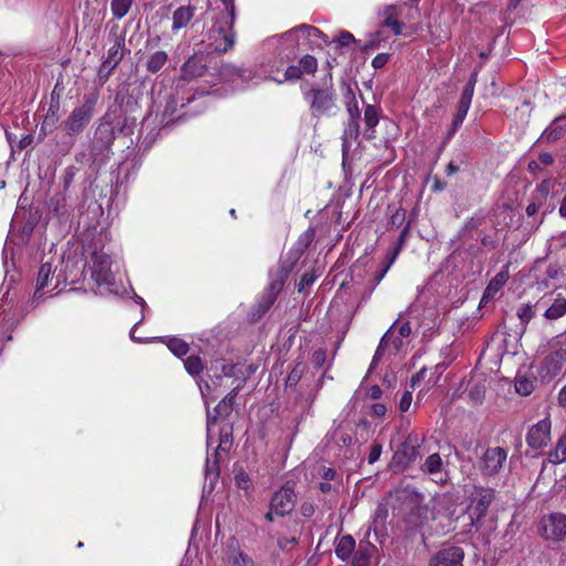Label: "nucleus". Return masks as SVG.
<instances>
[{
    "label": "nucleus",
    "mask_w": 566,
    "mask_h": 566,
    "mask_svg": "<svg viewBox=\"0 0 566 566\" xmlns=\"http://www.w3.org/2000/svg\"><path fill=\"white\" fill-rule=\"evenodd\" d=\"M398 325V321H395L394 324L390 326V328L381 337L379 345L376 349V353L373 357L370 369L375 368L378 364V361L381 359L385 348L387 347L388 343L390 342L391 337L394 336L395 328Z\"/></svg>",
    "instance_id": "obj_28"
},
{
    "label": "nucleus",
    "mask_w": 566,
    "mask_h": 566,
    "mask_svg": "<svg viewBox=\"0 0 566 566\" xmlns=\"http://www.w3.org/2000/svg\"><path fill=\"white\" fill-rule=\"evenodd\" d=\"M515 387H516V391L522 394V395H528L534 389V386H533L532 381H530L526 378L518 379L516 385H515Z\"/></svg>",
    "instance_id": "obj_51"
},
{
    "label": "nucleus",
    "mask_w": 566,
    "mask_h": 566,
    "mask_svg": "<svg viewBox=\"0 0 566 566\" xmlns=\"http://www.w3.org/2000/svg\"><path fill=\"white\" fill-rule=\"evenodd\" d=\"M507 459V452L501 447L489 448L480 458L479 469L485 476L497 474Z\"/></svg>",
    "instance_id": "obj_6"
},
{
    "label": "nucleus",
    "mask_w": 566,
    "mask_h": 566,
    "mask_svg": "<svg viewBox=\"0 0 566 566\" xmlns=\"http://www.w3.org/2000/svg\"><path fill=\"white\" fill-rule=\"evenodd\" d=\"M468 396L474 403H481L485 396V385L483 380L471 379L467 386Z\"/></svg>",
    "instance_id": "obj_27"
},
{
    "label": "nucleus",
    "mask_w": 566,
    "mask_h": 566,
    "mask_svg": "<svg viewBox=\"0 0 566 566\" xmlns=\"http://www.w3.org/2000/svg\"><path fill=\"white\" fill-rule=\"evenodd\" d=\"M234 481L238 488L242 490H249L251 488V480L249 474L240 469L234 473Z\"/></svg>",
    "instance_id": "obj_45"
},
{
    "label": "nucleus",
    "mask_w": 566,
    "mask_h": 566,
    "mask_svg": "<svg viewBox=\"0 0 566 566\" xmlns=\"http://www.w3.org/2000/svg\"><path fill=\"white\" fill-rule=\"evenodd\" d=\"M474 94V87L471 85H465L461 98L458 103V107L469 111L472 102V97Z\"/></svg>",
    "instance_id": "obj_43"
},
{
    "label": "nucleus",
    "mask_w": 566,
    "mask_h": 566,
    "mask_svg": "<svg viewBox=\"0 0 566 566\" xmlns=\"http://www.w3.org/2000/svg\"><path fill=\"white\" fill-rule=\"evenodd\" d=\"M207 65L203 56H199L197 53L189 57L182 66V78L190 81L197 77H201L206 74Z\"/></svg>",
    "instance_id": "obj_16"
},
{
    "label": "nucleus",
    "mask_w": 566,
    "mask_h": 566,
    "mask_svg": "<svg viewBox=\"0 0 566 566\" xmlns=\"http://www.w3.org/2000/svg\"><path fill=\"white\" fill-rule=\"evenodd\" d=\"M419 441L416 437L409 436L403 444L400 452L397 453L398 458H402L401 461H405L407 464L413 462L417 460V458L420 455L419 453Z\"/></svg>",
    "instance_id": "obj_20"
},
{
    "label": "nucleus",
    "mask_w": 566,
    "mask_h": 566,
    "mask_svg": "<svg viewBox=\"0 0 566 566\" xmlns=\"http://www.w3.org/2000/svg\"><path fill=\"white\" fill-rule=\"evenodd\" d=\"M295 502L296 495L294 490L286 484L273 494L270 504L271 510L275 511V515L284 516L294 510Z\"/></svg>",
    "instance_id": "obj_10"
},
{
    "label": "nucleus",
    "mask_w": 566,
    "mask_h": 566,
    "mask_svg": "<svg viewBox=\"0 0 566 566\" xmlns=\"http://www.w3.org/2000/svg\"><path fill=\"white\" fill-rule=\"evenodd\" d=\"M92 277L98 284L112 285L115 282V275L112 271V260L109 255L102 252L92 254Z\"/></svg>",
    "instance_id": "obj_8"
},
{
    "label": "nucleus",
    "mask_w": 566,
    "mask_h": 566,
    "mask_svg": "<svg viewBox=\"0 0 566 566\" xmlns=\"http://www.w3.org/2000/svg\"><path fill=\"white\" fill-rule=\"evenodd\" d=\"M327 77L328 84L325 82L323 87L312 86L304 93V98L310 104L311 114L314 117L328 115L336 107L332 75L328 74Z\"/></svg>",
    "instance_id": "obj_2"
},
{
    "label": "nucleus",
    "mask_w": 566,
    "mask_h": 566,
    "mask_svg": "<svg viewBox=\"0 0 566 566\" xmlns=\"http://www.w3.org/2000/svg\"><path fill=\"white\" fill-rule=\"evenodd\" d=\"M123 50L118 42L108 50L107 57L104 60L98 70V76L101 80H107L111 72L123 59Z\"/></svg>",
    "instance_id": "obj_15"
},
{
    "label": "nucleus",
    "mask_w": 566,
    "mask_h": 566,
    "mask_svg": "<svg viewBox=\"0 0 566 566\" xmlns=\"http://www.w3.org/2000/svg\"><path fill=\"white\" fill-rule=\"evenodd\" d=\"M538 161L539 164L548 166L554 163V157L551 153H542L538 156Z\"/></svg>",
    "instance_id": "obj_63"
},
{
    "label": "nucleus",
    "mask_w": 566,
    "mask_h": 566,
    "mask_svg": "<svg viewBox=\"0 0 566 566\" xmlns=\"http://www.w3.org/2000/svg\"><path fill=\"white\" fill-rule=\"evenodd\" d=\"M300 66H301V70L303 71V73H307V74H311V73H314L317 69V61L314 56L312 55H305L303 56L301 60H300Z\"/></svg>",
    "instance_id": "obj_44"
},
{
    "label": "nucleus",
    "mask_w": 566,
    "mask_h": 566,
    "mask_svg": "<svg viewBox=\"0 0 566 566\" xmlns=\"http://www.w3.org/2000/svg\"><path fill=\"white\" fill-rule=\"evenodd\" d=\"M384 19H396L398 12H397V8L395 6H388L384 9Z\"/></svg>",
    "instance_id": "obj_64"
},
{
    "label": "nucleus",
    "mask_w": 566,
    "mask_h": 566,
    "mask_svg": "<svg viewBox=\"0 0 566 566\" xmlns=\"http://www.w3.org/2000/svg\"><path fill=\"white\" fill-rule=\"evenodd\" d=\"M381 450H382V447L379 443H374L371 446V449H370V452L368 455V462L370 464L375 463L380 458Z\"/></svg>",
    "instance_id": "obj_55"
},
{
    "label": "nucleus",
    "mask_w": 566,
    "mask_h": 566,
    "mask_svg": "<svg viewBox=\"0 0 566 566\" xmlns=\"http://www.w3.org/2000/svg\"><path fill=\"white\" fill-rule=\"evenodd\" d=\"M132 6V0H112V11L115 17L122 18Z\"/></svg>",
    "instance_id": "obj_41"
},
{
    "label": "nucleus",
    "mask_w": 566,
    "mask_h": 566,
    "mask_svg": "<svg viewBox=\"0 0 566 566\" xmlns=\"http://www.w3.org/2000/svg\"><path fill=\"white\" fill-rule=\"evenodd\" d=\"M411 401H412V392L405 391L399 401V409L402 412H406L410 408Z\"/></svg>",
    "instance_id": "obj_54"
},
{
    "label": "nucleus",
    "mask_w": 566,
    "mask_h": 566,
    "mask_svg": "<svg viewBox=\"0 0 566 566\" xmlns=\"http://www.w3.org/2000/svg\"><path fill=\"white\" fill-rule=\"evenodd\" d=\"M566 370V349L558 348L545 356L538 374L543 381H551Z\"/></svg>",
    "instance_id": "obj_4"
},
{
    "label": "nucleus",
    "mask_w": 566,
    "mask_h": 566,
    "mask_svg": "<svg viewBox=\"0 0 566 566\" xmlns=\"http://www.w3.org/2000/svg\"><path fill=\"white\" fill-rule=\"evenodd\" d=\"M184 366L191 376H198L203 369L201 358L196 355H191L186 358L184 360Z\"/></svg>",
    "instance_id": "obj_36"
},
{
    "label": "nucleus",
    "mask_w": 566,
    "mask_h": 566,
    "mask_svg": "<svg viewBox=\"0 0 566 566\" xmlns=\"http://www.w3.org/2000/svg\"><path fill=\"white\" fill-rule=\"evenodd\" d=\"M196 13V7L191 4L181 6L172 13V30L177 31L186 28Z\"/></svg>",
    "instance_id": "obj_19"
},
{
    "label": "nucleus",
    "mask_w": 566,
    "mask_h": 566,
    "mask_svg": "<svg viewBox=\"0 0 566 566\" xmlns=\"http://www.w3.org/2000/svg\"><path fill=\"white\" fill-rule=\"evenodd\" d=\"M223 6H224V10H226V14L228 18L231 19V22H234V19H235V7H234V0H221Z\"/></svg>",
    "instance_id": "obj_56"
},
{
    "label": "nucleus",
    "mask_w": 566,
    "mask_h": 566,
    "mask_svg": "<svg viewBox=\"0 0 566 566\" xmlns=\"http://www.w3.org/2000/svg\"><path fill=\"white\" fill-rule=\"evenodd\" d=\"M232 446V426L230 423H223L218 434V453L220 451H228Z\"/></svg>",
    "instance_id": "obj_29"
},
{
    "label": "nucleus",
    "mask_w": 566,
    "mask_h": 566,
    "mask_svg": "<svg viewBox=\"0 0 566 566\" xmlns=\"http://www.w3.org/2000/svg\"><path fill=\"white\" fill-rule=\"evenodd\" d=\"M355 548V539L350 535L340 537L336 544L335 554L338 558L346 560Z\"/></svg>",
    "instance_id": "obj_26"
},
{
    "label": "nucleus",
    "mask_w": 566,
    "mask_h": 566,
    "mask_svg": "<svg viewBox=\"0 0 566 566\" xmlns=\"http://www.w3.org/2000/svg\"><path fill=\"white\" fill-rule=\"evenodd\" d=\"M359 136V120L348 119L343 133V148H348L353 140H357Z\"/></svg>",
    "instance_id": "obj_30"
},
{
    "label": "nucleus",
    "mask_w": 566,
    "mask_h": 566,
    "mask_svg": "<svg viewBox=\"0 0 566 566\" xmlns=\"http://www.w3.org/2000/svg\"><path fill=\"white\" fill-rule=\"evenodd\" d=\"M494 500V490L489 488H476L473 497L472 512L470 514V530L478 532L480 521L486 515V512Z\"/></svg>",
    "instance_id": "obj_3"
},
{
    "label": "nucleus",
    "mask_w": 566,
    "mask_h": 566,
    "mask_svg": "<svg viewBox=\"0 0 566 566\" xmlns=\"http://www.w3.org/2000/svg\"><path fill=\"white\" fill-rule=\"evenodd\" d=\"M220 74L223 77H227L229 80H232L234 77H243L244 71L242 69L234 67L233 65H223L221 67Z\"/></svg>",
    "instance_id": "obj_47"
},
{
    "label": "nucleus",
    "mask_w": 566,
    "mask_h": 566,
    "mask_svg": "<svg viewBox=\"0 0 566 566\" xmlns=\"http://www.w3.org/2000/svg\"><path fill=\"white\" fill-rule=\"evenodd\" d=\"M315 281V276L312 273H304L298 284V291H302L306 286L311 285Z\"/></svg>",
    "instance_id": "obj_59"
},
{
    "label": "nucleus",
    "mask_w": 566,
    "mask_h": 566,
    "mask_svg": "<svg viewBox=\"0 0 566 566\" xmlns=\"http://www.w3.org/2000/svg\"><path fill=\"white\" fill-rule=\"evenodd\" d=\"M303 71L301 70L300 64L298 65H291L286 69L284 73V77L282 80H277L279 83H283L286 80H298L302 76Z\"/></svg>",
    "instance_id": "obj_49"
},
{
    "label": "nucleus",
    "mask_w": 566,
    "mask_h": 566,
    "mask_svg": "<svg viewBox=\"0 0 566 566\" xmlns=\"http://www.w3.org/2000/svg\"><path fill=\"white\" fill-rule=\"evenodd\" d=\"M388 60H389V55L387 53H380L373 59L371 65L375 69H381L382 66H385L387 64Z\"/></svg>",
    "instance_id": "obj_58"
},
{
    "label": "nucleus",
    "mask_w": 566,
    "mask_h": 566,
    "mask_svg": "<svg viewBox=\"0 0 566 566\" xmlns=\"http://www.w3.org/2000/svg\"><path fill=\"white\" fill-rule=\"evenodd\" d=\"M365 134L367 139L375 138V127L379 122L378 109L376 106L368 104L364 112Z\"/></svg>",
    "instance_id": "obj_21"
},
{
    "label": "nucleus",
    "mask_w": 566,
    "mask_h": 566,
    "mask_svg": "<svg viewBox=\"0 0 566 566\" xmlns=\"http://www.w3.org/2000/svg\"><path fill=\"white\" fill-rule=\"evenodd\" d=\"M547 460L554 465L566 462V428L558 438L554 449L548 452Z\"/></svg>",
    "instance_id": "obj_22"
},
{
    "label": "nucleus",
    "mask_w": 566,
    "mask_h": 566,
    "mask_svg": "<svg viewBox=\"0 0 566 566\" xmlns=\"http://www.w3.org/2000/svg\"><path fill=\"white\" fill-rule=\"evenodd\" d=\"M219 453L216 451L211 457L207 458L206 462V478L211 482L216 481L219 476Z\"/></svg>",
    "instance_id": "obj_33"
},
{
    "label": "nucleus",
    "mask_w": 566,
    "mask_h": 566,
    "mask_svg": "<svg viewBox=\"0 0 566 566\" xmlns=\"http://www.w3.org/2000/svg\"><path fill=\"white\" fill-rule=\"evenodd\" d=\"M167 346L178 357L185 356L189 352V345L180 338L169 339Z\"/></svg>",
    "instance_id": "obj_40"
},
{
    "label": "nucleus",
    "mask_w": 566,
    "mask_h": 566,
    "mask_svg": "<svg viewBox=\"0 0 566 566\" xmlns=\"http://www.w3.org/2000/svg\"><path fill=\"white\" fill-rule=\"evenodd\" d=\"M275 298L276 296H274L273 294H269L266 292L263 293L262 298L258 305L259 316L268 312V310L273 305Z\"/></svg>",
    "instance_id": "obj_46"
},
{
    "label": "nucleus",
    "mask_w": 566,
    "mask_h": 566,
    "mask_svg": "<svg viewBox=\"0 0 566 566\" xmlns=\"http://www.w3.org/2000/svg\"><path fill=\"white\" fill-rule=\"evenodd\" d=\"M293 262L290 264L282 263L280 265V269L275 273L270 274V283L268 289L265 290L266 293L273 294L274 296H277V294L283 289L284 282L287 279L290 272L292 271Z\"/></svg>",
    "instance_id": "obj_17"
},
{
    "label": "nucleus",
    "mask_w": 566,
    "mask_h": 566,
    "mask_svg": "<svg viewBox=\"0 0 566 566\" xmlns=\"http://www.w3.org/2000/svg\"><path fill=\"white\" fill-rule=\"evenodd\" d=\"M398 325L395 328V332H398V336L395 337V335L391 337L392 339V346L395 352H398L401 349L403 343L402 338L408 337L411 334V326L409 322H400V318L397 319Z\"/></svg>",
    "instance_id": "obj_31"
},
{
    "label": "nucleus",
    "mask_w": 566,
    "mask_h": 566,
    "mask_svg": "<svg viewBox=\"0 0 566 566\" xmlns=\"http://www.w3.org/2000/svg\"><path fill=\"white\" fill-rule=\"evenodd\" d=\"M406 219V211L403 209H397L390 217V226L391 227H400Z\"/></svg>",
    "instance_id": "obj_52"
},
{
    "label": "nucleus",
    "mask_w": 566,
    "mask_h": 566,
    "mask_svg": "<svg viewBox=\"0 0 566 566\" xmlns=\"http://www.w3.org/2000/svg\"><path fill=\"white\" fill-rule=\"evenodd\" d=\"M375 546L370 543H360L354 554L353 566H369Z\"/></svg>",
    "instance_id": "obj_24"
},
{
    "label": "nucleus",
    "mask_w": 566,
    "mask_h": 566,
    "mask_svg": "<svg viewBox=\"0 0 566 566\" xmlns=\"http://www.w3.org/2000/svg\"><path fill=\"white\" fill-rule=\"evenodd\" d=\"M52 265L50 263L41 264L36 279V292L48 286L49 279L52 275Z\"/></svg>",
    "instance_id": "obj_35"
},
{
    "label": "nucleus",
    "mask_w": 566,
    "mask_h": 566,
    "mask_svg": "<svg viewBox=\"0 0 566 566\" xmlns=\"http://www.w3.org/2000/svg\"><path fill=\"white\" fill-rule=\"evenodd\" d=\"M398 253H399V248H396V249H395V251H394L391 254H388V255L386 256V259H385V260L382 261V263H381V264H382V268H384L385 265H388V270H389V269H390V266L394 264V262H395V260H396V258H397Z\"/></svg>",
    "instance_id": "obj_62"
},
{
    "label": "nucleus",
    "mask_w": 566,
    "mask_h": 566,
    "mask_svg": "<svg viewBox=\"0 0 566 566\" xmlns=\"http://www.w3.org/2000/svg\"><path fill=\"white\" fill-rule=\"evenodd\" d=\"M312 364L315 368H321L326 361V350L325 349H316L312 355Z\"/></svg>",
    "instance_id": "obj_50"
},
{
    "label": "nucleus",
    "mask_w": 566,
    "mask_h": 566,
    "mask_svg": "<svg viewBox=\"0 0 566 566\" xmlns=\"http://www.w3.org/2000/svg\"><path fill=\"white\" fill-rule=\"evenodd\" d=\"M239 387L233 388L213 409V413L207 409V444L213 443L212 427L218 418H227L233 409L234 398L239 392Z\"/></svg>",
    "instance_id": "obj_5"
},
{
    "label": "nucleus",
    "mask_w": 566,
    "mask_h": 566,
    "mask_svg": "<svg viewBox=\"0 0 566 566\" xmlns=\"http://www.w3.org/2000/svg\"><path fill=\"white\" fill-rule=\"evenodd\" d=\"M552 421L549 417L539 420L530 427L526 433L527 446L535 450L544 449L551 441Z\"/></svg>",
    "instance_id": "obj_7"
},
{
    "label": "nucleus",
    "mask_w": 566,
    "mask_h": 566,
    "mask_svg": "<svg viewBox=\"0 0 566 566\" xmlns=\"http://www.w3.org/2000/svg\"><path fill=\"white\" fill-rule=\"evenodd\" d=\"M233 23L234 22H231V19L227 15H222L221 19H216L212 27L206 31L202 40L208 54L226 53L233 48L235 42Z\"/></svg>",
    "instance_id": "obj_1"
},
{
    "label": "nucleus",
    "mask_w": 566,
    "mask_h": 566,
    "mask_svg": "<svg viewBox=\"0 0 566 566\" xmlns=\"http://www.w3.org/2000/svg\"><path fill=\"white\" fill-rule=\"evenodd\" d=\"M517 316L523 324H527L534 317V310L531 304H523L517 310Z\"/></svg>",
    "instance_id": "obj_48"
},
{
    "label": "nucleus",
    "mask_w": 566,
    "mask_h": 566,
    "mask_svg": "<svg viewBox=\"0 0 566 566\" xmlns=\"http://www.w3.org/2000/svg\"><path fill=\"white\" fill-rule=\"evenodd\" d=\"M93 108L94 101L86 99L83 105L73 109L65 122V129L69 135H75L83 130L92 117Z\"/></svg>",
    "instance_id": "obj_9"
},
{
    "label": "nucleus",
    "mask_w": 566,
    "mask_h": 566,
    "mask_svg": "<svg viewBox=\"0 0 566 566\" xmlns=\"http://www.w3.org/2000/svg\"><path fill=\"white\" fill-rule=\"evenodd\" d=\"M543 206V203L532 200V202L526 207V214L528 217L535 216Z\"/></svg>",
    "instance_id": "obj_60"
},
{
    "label": "nucleus",
    "mask_w": 566,
    "mask_h": 566,
    "mask_svg": "<svg viewBox=\"0 0 566 566\" xmlns=\"http://www.w3.org/2000/svg\"><path fill=\"white\" fill-rule=\"evenodd\" d=\"M542 534L552 541H562L566 536V515L553 513L542 520Z\"/></svg>",
    "instance_id": "obj_12"
},
{
    "label": "nucleus",
    "mask_w": 566,
    "mask_h": 566,
    "mask_svg": "<svg viewBox=\"0 0 566 566\" xmlns=\"http://www.w3.org/2000/svg\"><path fill=\"white\" fill-rule=\"evenodd\" d=\"M464 553L462 548L451 546L439 551L429 562V566H462Z\"/></svg>",
    "instance_id": "obj_13"
},
{
    "label": "nucleus",
    "mask_w": 566,
    "mask_h": 566,
    "mask_svg": "<svg viewBox=\"0 0 566 566\" xmlns=\"http://www.w3.org/2000/svg\"><path fill=\"white\" fill-rule=\"evenodd\" d=\"M562 272V269L557 264H551L547 270L546 274L549 279H557Z\"/></svg>",
    "instance_id": "obj_61"
},
{
    "label": "nucleus",
    "mask_w": 566,
    "mask_h": 566,
    "mask_svg": "<svg viewBox=\"0 0 566 566\" xmlns=\"http://www.w3.org/2000/svg\"><path fill=\"white\" fill-rule=\"evenodd\" d=\"M468 112L469 111H467V109L458 107L457 114L452 120V125L447 134L448 139H450L454 135V133L458 130V128L462 125Z\"/></svg>",
    "instance_id": "obj_42"
},
{
    "label": "nucleus",
    "mask_w": 566,
    "mask_h": 566,
    "mask_svg": "<svg viewBox=\"0 0 566 566\" xmlns=\"http://www.w3.org/2000/svg\"><path fill=\"white\" fill-rule=\"evenodd\" d=\"M551 189V181L548 179L543 180L537 185L536 189L532 193V200H536L544 205L548 198Z\"/></svg>",
    "instance_id": "obj_34"
},
{
    "label": "nucleus",
    "mask_w": 566,
    "mask_h": 566,
    "mask_svg": "<svg viewBox=\"0 0 566 566\" xmlns=\"http://www.w3.org/2000/svg\"><path fill=\"white\" fill-rule=\"evenodd\" d=\"M301 36L306 38L308 40L322 39L325 43H328L326 34H324L317 28L308 25V24H302L297 28L290 30L289 32H286L283 35V39L285 41L294 43V42H297Z\"/></svg>",
    "instance_id": "obj_14"
},
{
    "label": "nucleus",
    "mask_w": 566,
    "mask_h": 566,
    "mask_svg": "<svg viewBox=\"0 0 566 566\" xmlns=\"http://www.w3.org/2000/svg\"><path fill=\"white\" fill-rule=\"evenodd\" d=\"M556 122L557 120H555L549 127H547L542 135V138L546 139L549 143H554L560 139L566 132V127L564 125L557 124Z\"/></svg>",
    "instance_id": "obj_32"
},
{
    "label": "nucleus",
    "mask_w": 566,
    "mask_h": 566,
    "mask_svg": "<svg viewBox=\"0 0 566 566\" xmlns=\"http://www.w3.org/2000/svg\"><path fill=\"white\" fill-rule=\"evenodd\" d=\"M444 464L439 453L430 454L424 462L421 464V472L430 475L441 474L443 471Z\"/></svg>",
    "instance_id": "obj_23"
},
{
    "label": "nucleus",
    "mask_w": 566,
    "mask_h": 566,
    "mask_svg": "<svg viewBox=\"0 0 566 566\" xmlns=\"http://www.w3.org/2000/svg\"><path fill=\"white\" fill-rule=\"evenodd\" d=\"M167 61V54L164 51H157L147 61V70L155 73L161 69Z\"/></svg>",
    "instance_id": "obj_37"
},
{
    "label": "nucleus",
    "mask_w": 566,
    "mask_h": 566,
    "mask_svg": "<svg viewBox=\"0 0 566 566\" xmlns=\"http://www.w3.org/2000/svg\"><path fill=\"white\" fill-rule=\"evenodd\" d=\"M306 369V365L303 364V363H297L294 368L291 370V373L289 374L287 378H286V381H285V385L287 387H295L298 381L301 380L304 371Z\"/></svg>",
    "instance_id": "obj_39"
},
{
    "label": "nucleus",
    "mask_w": 566,
    "mask_h": 566,
    "mask_svg": "<svg viewBox=\"0 0 566 566\" xmlns=\"http://www.w3.org/2000/svg\"><path fill=\"white\" fill-rule=\"evenodd\" d=\"M226 566H255L253 558L241 549L235 537H230L224 547Z\"/></svg>",
    "instance_id": "obj_11"
},
{
    "label": "nucleus",
    "mask_w": 566,
    "mask_h": 566,
    "mask_svg": "<svg viewBox=\"0 0 566 566\" xmlns=\"http://www.w3.org/2000/svg\"><path fill=\"white\" fill-rule=\"evenodd\" d=\"M354 41H355L354 35L347 31H340V33L337 38V42L339 43L340 46H347L350 43H353Z\"/></svg>",
    "instance_id": "obj_57"
},
{
    "label": "nucleus",
    "mask_w": 566,
    "mask_h": 566,
    "mask_svg": "<svg viewBox=\"0 0 566 566\" xmlns=\"http://www.w3.org/2000/svg\"><path fill=\"white\" fill-rule=\"evenodd\" d=\"M346 106L348 113V119L359 120L360 119V109L358 107V103L353 95L350 88H348V96H346Z\"/></svg>",
    "instance_id": "obj_38"
},
{
    "label": "nucleus",
    "mask_w": 566,
    "mask_h": 566,
    "mask_svg": "<svg viewBox=\"0 0 566 566\" xmlns=\"http://www.w3.org/2000/svg\"><path fill=\"white\" fill-rule=\"evenodd\" d=\"M510 264H505L501 271L490 281L486 289L483 292L481 302H488L493 298L495 294L502 289L510 277L509 272Z\"/></svg>",
    "instance_id": "obj_18"
},
{
    "label": "nucleus",
    "mask_w": 566,
    "mask_h": 566,
    "mask_svg": "<svg viewBox=\"0 0 566 566\" xmlns=\"http://www.w3.org/2000/svg\"><path fill=\"white\" fill-rule=\"evenodd\" d=\"M566 314V298L558 295L546 308L544 316L548 321L558 319Z\"/></svg>",
    "instance_id": "obj_25"
},
{
    "label": "nucleus",
    "mask_w": 566,
    "mask_h": 566,
    "mask_svg": "<svg viewBox=\"0 0 566 566\" xmlns=\"http://www.w3.org/2000/svg\"><path fill=\"white\" fill-rule=\"evenodd\" d=\"M382 25L392 29V31L396 35L401 34L402 29H403V24L401 22H399L397 19H391V18L384 19Z\"/></svg>",
    "instance_id": "obj_53"
}]
</instances>
